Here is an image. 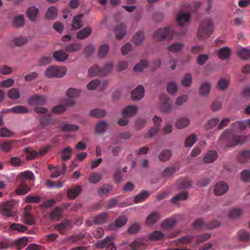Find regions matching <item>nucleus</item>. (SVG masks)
Segmentation results:
<instances>
[{
    "label": "nucleus",
    "instance_id": "58",
    "mask_svg": "<svg viewBox=\"0 0 250 250\" xmlns=\"http://www.w3.org/2000/svg\"><path fill=\"white\" fill-rule=\"evenodd\" d=\"M35 179L33 173L30 171H25L21 174V181L23 180L25 182L26 180H34Z\"/></svg>",
    "mask_w": 250,
    "mask_h": 250
},
{
    "label": "nucleus",
    "instance_id": "52",
    "mask_svg": "<svg viewBox=\"0 0 250 250\" xmlns=\"http://www.w3.org/2000/svg\"><path fill=\"white\" fill-rule=\"evenodd\" d=\"M243 211L239 208H233L229 211V217L232 219H236L241 216Z\"/></svg>",
    "mask_w": 250,
    "mask_h": 250
},
{
    "label": "nucleus",
    "instance_id": "40",
    "mask_svg": "<svg viewBox=\"0 0 250 250\" xmlns=\"http://www.w3.org/2000/svg\"><path fill=\"white\" fill-rule=\"evenodd\" d=\"M61 153H62L61 159L63 161H66L71 158L72 149L70 146H68L62 149L61 151Z\"/></svg>",
    "mask_w": 250,
    "mask_h": 250
},
{
    "label": "nucleus",
    "instance_id": "48",
    "mask_svg": "<svg viewBox=\"0 0 250 250\" xmlns=\"http://www.w3.org/2000/svg\"><path fill=\"white\" fill-rule=\"evenodd\" d=\"M83 17V14H80L78 16H76L73 20V23H72V28L73 29H79L81 28L82 26V25L81 24V20Z\"/></svg>",
    "mask_w": 250,
    "mask_h": 250
},
{
    "label": "nucleus",
    "instance_id": "64",
    "mask_svg": "<svg viewBox=\"0 0 250 250\" xmlns=\"http://www.w3.org/2000/svg\"><path fill=\"white\" fill-rule=\"evenodd\" d=\"M192 81V77L190 74H186L182 80V84L186 87H189Z\"/></svg>",
    "mask_w": 250,
    "mask_h": 250
},
{
    "label": "nucleus",
    "instance_id": "1",
    "mask_svg": "<svg viewBox=\"0 0 250 250\" xmlns=\"http://www.w3.org/2000/svg\"><path fill=\"white\" fill-rule=\"evenodd\" d=\"M214 26L213 21L209 18L203 19L199 24L197 36L201 41L208 39L213 33Z\"/></svg>",
    "mask_w": 250,
    "mask_h": 250
},
{
    "label": "nucleus",
    "instance_id": "11",
    "mask_svg": "<svg viewBox=\"0 0 250 250\" xmlns=\"http://www.w3.org/2000/svg\"><path fill=\"white\" fill-rule=\"evenodd\" d=\"M228 189L229 186L227 183L224 182H219L216 184L214 192L216 195L220 196L226 193Z\"/></svg>",
    "mask_w": 250,
    "mask_h": 250
},
{
    "label": "nucleus",
    "instance_id": "30",
    "mask_svg": "<svg viewBox=\"0 0 250 250\" xmlns=\"http://www.w3.org/2000/svg\"><path fill=\"white\" fill-rule=\"evenodd\" d=\"M250 159V151L244 150L239 153L237 160L241 163H247Z\"/></svg>",
    "mask_w": 250,
    "mask_h": 250
},
{
    "label": "nucleus",
    "instance_id": "20",
    "mask_svg": "<svg viewBox=\"0 0 250 250\" xmlns=\"http://www.w3.org/2000/svg\"><path fill=\"white\" fill-rule=\"evenodd\" d=\"M236 237L240 242H249L250 241V233L245 229H241L237 232Z\"/></svg>",
    "mask_w": 250,
    "mask_h": 250
},
{
    "label": "nucleus",
    "instance_id": "44",
    "mask_svg": "<svg viewBox=\"0 0 250 250\" xmlns=\"http://www.w3.org/2000/svg\"><path fill=\"white\" fill-rule=\"evenodd\" d=\"M102 179V175L97 172L92 173L88 177V182L92 184L98 183Z\"/></svg>",
    "mask_w": 250,
    "mask_h": 250
},
{
    "label": "nucleus",
    "instance_id": "32",
    "mask_svg": "<svg viewBox=\"0 0 250 250\" xmlns=\"http://www.w3.org/2000/svg\"><path fill=\"white\" fill-rule=\"evenodd\" d=\"M190 15L188 13L179 12L177 17V22L179 26H182L189 21Z\"/></svg>",
    "mask_w": 250,
    "mask_h": 250
},
{
    "label": "nucleus",
    "instance_id": "35",
    "mask_svg": "<svg viewBox=\"0 0 250 250\" xmlns=\"http://www.w3.org/2000/svg\"><path fill=\"white\" fill-rule=\"evenodd\" d=\"M211 88L210 84L208 82L203 83L199 89V94L201 96H207L209 93Z\"/></svg>",
    "mask_w": 250,
    "mask_h": 250
},
{
    "label": "nucleus",
    "instance_id": "43",
    "mask_svg": "<svg viewBox=\"0 0 250 250\" xmlns=\"http://www.w3.org/2000/svg\"><path fill=\"white\" fill-rule=\"evenodd\" d=\"M82 93L81 90L74 88H69L66 91V95L69 98H75Z\"/></svg>",
    "mask_w": 250,
    "mask_h": 250
},
{
    "label": "nucleus",
    "instance_id": "25",
    "mask_svg": "<svg viewBox=\"0 0 250 250\" xmlns=\"http://www.w3.org/2000/svg\"><path fill=\"white\" fill-rule=\"evenodd\" d=\"M53 56L55 60L58 62H64L68 58V55L62 50L54 52Z\"/></svg>",
    "mask_w": 250,
    "mask_h": 250
},
{
    "label": "nucleus",
    "instance_id": "23",
    "mask_svg": "<svg viewBox=\"0 0 250 250\" xmlns=\"http://www.w3.org/2000/svg\"><path fill=\"white\" fill-rule=\"evenodd\" d=\"M62 211L60 207H56L50 212L49 217L51 219L59 221L62 218Z\"/></svg>",
    "mask_w": 250,
    "mask_h": 250
},
{
    "label": "nucleus",
    "instance_id": "18",
    "mask_svg": "<svg viewBox=\"0 0 250 250\" xmlns=\"http://www.w3.org/2000/svg\"><path fill=\"white\" fill-rule=\"evenodd\" d=\"M146 246L144 241L139 239H135L129 245L130 249L132 250H143L146 249Z\"/></svg>",
    "mask_w": 250,
    "mask_h": 250
},
{
    "label": "nucleus",
    "instance_id": "12",
    "mask_svg": "<svg viewBox=\"0 0 250 250\" xmlns=\"http://www.w3.org/2000/svg\"><path fill=\"white\" fill-rule=\"evenodd\" d=\"M145 89L142 85L138 86L131 93V98L133 101L141 99L144 95Z\"/></svg>",
    "mask_w": 250,
    "mask_h": 250
},
{
    "label": "nucleus",
    "instance_id": "10",
    "mask_svg": "<svg viewBox=\"0 0 250 250\" xmlns=\"http://www.w3.org/2000/svg\"><path fill=\"white\" fill-rule=\"evenodd\" d=\"M127 220V218L125 215L119 216L116 219L115 223H110L109 225V229L111 230H114L116 228H121L125 225Z\"/></svg>",
    "mask_w": 250,
    "mask_h": 250
},
{
    "label": "nucleus",
    "instance_id": "51",
    "mask_svg": "<svg viewBox=\"0 0 250 250\" xmlns=\"http://www.w3.org/2000/svg\"><path fill=\"white\" fill-rule=\"evenodd\" d=\"M112 189V187L111 185L105 184L99 188L98 193L100 196H104L107 194Z\"/></svg>",
    "mask_w": 250,
    "mask_h": 250
},
{
    "label": "nucleus",
    "instance_id": "39",
    "mask_svg": "<svg viewBox=\"0 0 250 250\" xmlns=\"http://www.w3.org/2000/svg\"><path fill=\"white\" fill-rule=\"evenodd\" d=\"M188 197V193L186 191H182L176 195L171 199V202L173 204H177L179 201L185 200Z\"/></svg>",
    "mask_w": 250,
    "mask_h": 250
},
{
    "label": "nucleus",
    "instance_id": "57",
    "mask_svg": "<svg viewBox=\"0 0 250 250\" xmlns=\"http://www.w3.org/2000/svg\"><path fill=\"white\" fill-rule=\"evenodd\" d=\"M144 40V35L143 32H138L133 37V41L136 45L141 43Z\"/></svg>",
    "mask_w": 250,
    "mask_h": 250
},
{
    "label": "nucleus",
    "instance_id": "53",
    "mask_svg": "<svg viewBox=\"0 0 250 250\" xmlns=\"http://www.w3.org/2000/svg\"><path fill=\"white\" fill-rule=\"evenodd\" d=\"M238 55L243 60H249L250 59V49L243 48L238 51Z\"/></svg>",
    "mask_w": 250,
    "mask_h": 250
},
{
    "label": "nucleus",
    "instance_id": "27",
    "mask_svg": "<svg viewBox=\"0 0 250 250\" xmlns=\"http://www.w3.org/2000/svg\"><path fill=\"white\" fill-rule=\"evenodd\" d=\"M184 47L182 43L176 42L172 43L167 47V50L169 52L176 53L181 51Z\"/></svg>",
    "mask_w": 250,
    "mask_h": 250
},
{
    "label": "nucleus",
    "instance_id": "9",
    "mask_svg": "<svg viewBox=\"0 0 250 250\" xmlns=\"http://www.w3.org/2000/svg\"><path fill=\"white\" fill-rule=\"evenodd\" d=\"M72 223L71 221L65 219L60 224H56L54 228L58 230L62 234H66V230L72 228Z\"/></svg>",
    "mask_w": 250,
    "mask_h": 250
},
{
    "label": "nucleus",
    "instance_id": "34",
    "mask_svg": "<svg viewBox=\"0 0 250 250\" xmlns=\"http://www.w3.org/2000/svg\"><path fill=\"white\" fill-rule=\"evenodd\" d=\"M230 50L228 47H224L220 48L217 52L219 57L222 60H226L229 56Z\"/></svg>",
    "mask_w": 250,
    "mask_h": 250
},
{
    "label": "nucleus",
    "instance_id": "28",
    "mask_svg": "<svg viewBox=\"0 0 250 250\" xmlns=\"http://www.w3.org/2000/svg\"><path fill=\"white\" fill-rule=\"evenodd\" d=\"M82 44L81 43L74 42L66 45L64 47V50L68 53H73L78 51L81 48Z\"/></svg>",
    "mask_w": 250,
    "mask_h": 250
},
{
    "label": "nucleus",
    "instance_id": "14",
    "mask_svg": "<svg viewBox=\"0 0 250 250\" xmlns=\"http://www.w3.org/2000/svg\"><path fill=\"white\" fill-rule=\"evenodd\" d=\"M39 13V10L38 8L35 6H31L27 9L26 15L29 21L33 22L36 20Z\"/></svg>",
    "mask_w": 250,
    "mask_h": 250
},
{
    "label": "nucleus",
    "instance_id": "26",
    "mask_svg": "<svg viewBox=\"0 0 250 250\" xmlns=\"http://www.w3.org/2000/svg\"><path fill=\"white\" fill-rule=\"evenodd\" d=\"M82 187L80 185L77 186L74 188L68 189L67 191V195L69 199L72 200L75 199L81 193Z\"/></svg>",
    "mask_w": 250,
    "mask_h": 250
},
{
    "label": "nucleus",
    "instance_id": "37",
    "mask_svg": "<svg viewBox=\"0 0 250 250\" xmlns=\"http://www.w3.org/2000/svg\"><path fill=\"white\" fill-rule=\"evenodd\" d=\"M107 125L108 124L106 121H101L97 124L95 131L98 133H103L106 130Z\"/></svg>",
    "mask_w": 250,
    "mask_h": 250
},
{
    "label": "nucleus",
    "instance_id": "16",
    "mask_svg": "<svg viewBox=\"0 0 250 250\" xmlns=\"http://www.w3.org/2000/svg\"><path fill=\"white\" fill-rule=\"evenodd\" d=\"M138 108L134 105H130L125 107L122 112L124 117H130L134 116L138 111Z\"/></svg>",
    "mask_w": 250,
    "mask_h": 250
},
{
    "label": "nucleus",
    "instance_id": "33",
    "mask_svg": "<svg viewBox=\"0 0 250 250\" xmlns=\"http://www.w3.org/2000/svg\"><path fill=\"white\" fill-rule=\"evenodd\" d=\"M91 32L92 29L91 27H86L77 33V38L81 40L84 39L89 36Z\"/></svg>",
    "mask_w": 250,
    "mask_h": 250
},
{
    "label": "nucleus",
    "instance_id": "17",
    "mask_svg": "<svg viewBox=\"0 0 250 250\" xmlns=\"http://www.w3.org/2000/svg\"><path fill=\"white\" fill-rule=\"evenodd\" d=\"M218 158V154L215 150H209L205 155L203 161L207 164H209L215 161Z\"/></svg>",
    "mask_w": 250,
    "mask_h": 250
},
{
    "label": "nucleus",
    "instance_id": "62",
    "mask_svg": "<svg viewBox=\"0 0 250 250\" xmlns=\"http://www.w3.org/2000/svg\"><path fill=\"white\" fill-rule=\"evenodd\" d=\"M109 50V46L107 44L101 45L98 51V56L100 58L104 57Z\"/></svg>",
    "mask_w": 250,
    "mask_h": 250
},
{
    "label": "nucleus",
    "instance_id": "56",
    "mask_svg": "<svg viewBox=\"0 0 250 250\" xmlns=\"http://www.w3.org/2000/svg\"><path fill=\"white\" fill-rule=\"evenodd\" d=\"M41 201V197L38 195L29 194L25 198V202L26 203H39Z\"/></svg>",
    "mask_w": 250,
    "mask_h": 250
},
{
    "label": "nucleus",
    "instance_id": "49",
    "mask_svg": "<svg viewBox=\"0 0 250 250\" xmlns=\"http://www.w3.org/2000/svg\"><path fill=\"white\" fill-rule=\"evenodd\" d=\"M40 126L44 127L51 124L52 118L49 114L42 115L40 117Z\"/></svg>",
    "mask_w": 250,
    "mask_h": 250
},
{
    "label": "nucleus",
    "instance_id": "7",
    "mask_svg": "<svg viewBox=\"0 0 250 250\" xmlns=\"http://www.w3.org/2000/svg\"><path fill=\"white\" fill-rule=\"evenodd\" d=\"M27 102L31 105H44L46 103V99L44 95L36 94L30 97Z\"/></svg>",
    "mask_w": 250,
    "mask_h": 250
},
{
    "label": "nucleus",
    "instance_id": "63",
    "mask_svg": "<svg viewBox=\"0 0 250 250\" xmlns=\"http://www.w3.org/2000/svg\"><path fill=\"white\" fill-rule=\"evenodd\" d=\"M62 129L63 131L74 132L79 129V127L75 125L65 124L62 125Z\"/></svg>",
    "mask_w": 250,
    "mask_h": 250
},
{
    "label": "nucleus",
    "instance_id": "24",
    "mask_svg": "<svg viewBox=\"0 0 250 250\" xmlns=\"http://www.w3.org/2000/svg\"><path fill=\"white\" fill-rule=\"evenodd\" d=\"M160 218V214L158 212H153L148 215L146 220V225L151 226L156 223Z\"/></svg>",
    "mask_w": 250,
    "mask_h": 250
},
{
    "label": "nucleus",
    "instance_id": "61",
    "mask_svg": "<svg viewBox=\"0 0 250 250\" xmlns=\"http://www.w3.org/2000/svg\"><path fill=\"white\" fill-rule=\"evenodd\" d=\"M193 238V236L188 235L183 236L176 240L177 244H187L190 243Z\"/></svg>",
    "mask_w": 250,
    "mask_h": 250
},
{
    "label": "nucleus",
    "instance_id": "19",
    "mask_svg": "<svg viewBox=\"0 0 250 250\" xmlns=\"http://www.w3.org/2000/svg\"><path fill=\"white\" fill-rule=\"evenodd\" d=\"M247 125H249L250 126V119L235 122L231 125V128L234 131L243 130L245 129Z\"/></svg>",
    "mask_w": 250,
    "mask_h": 250
},
{
    "label": "nucleus",
    "instance_id": "42",
    "mask_svg": "<svg viewBox=\"0 0 250 250\" xmlns=\"http://www.w3.org/2000/svg\"><path fill=\"white\" fill-rule=\"evenodd\" d=\"M165 236V234L159 230H155L151 232L149 235V239L151 241H158L162 240Z\"/></svg>",
    "mask_w": 250,
    "mask_h": 250
},
{
    "label": "nucleus",
    "instance_id": "22",
    "mask_svg": "<svg viewBox=\"0 0 250 250\" xmlns=\"http://www.w3.org/2000/svg\"><path fill=\"white\" fill-rule=\"evenodd\" d=\"M30 187L26 184L25 182L22 180L16 188V192L19 195H23L27 193L30 190Z\"/></svg>",
    "mask_w": 250,
    "mask_h": 250
},
{
    "label": "nucleus",
    "instance_id": "15",
    "mask_svg": "<svg viewBox=\"0 0 250 250\" xmlns=\"http://www.w3.org/2000/svg\"><path fill=\"white\" fill-rule=\"evenodd\" d=\"M177 223V221L176 219L168 218L161 223V227L163 229L168 230L172 229Z\"/></svg>",
    "mask_w": 250,
    "mask_h": 250
},
{
    "label": "nucleus",
    "instance_id": "29",
    "mask_svg": "<svg viewBox=\"0 0 250 250\" xmlns=\"http://www.w3.org/2000/svg\"><path fill=\"white\" fill-rule=\"evenodd\" d=\"M58 14L57 8L54 6L49 7L45 14V18L47 20H54Z\"/></svg>",
    "mask_w": 250,
    "mask_h": 250
},
{
    "label": "nucleus",
    "instance_id": "6",
    "mask_svg": "<svg viewBox=\"0 0 250 250\" xmlns=\"http://www.w3.org/2000/svg\"><path fill=\"white\" fill-rule=\"evenodd\" d=\"M95 246L99 248H105L106 250H116L112 236H107L103 241L98 242Z\"/></svg>",
    "mask_w": 250,
    "mask_h": 250
},
{
    "label": "nucleus",
    "instance_id": "21",
    "mask_svg": "<svg viewBox=\"0 0 250 250\" xmlns=\"http://www.w3.org/2000/svg\"><path fill=\"white\" fill-rule=\"evenodd\" d=\"M114 32L117 39H122L126 33L125 25L123 23L119 24L115 27Z\"/></svg>",
    "mask_w": 250,
    "mask_h": 250
},
{
    "label": "nucleus",
    "instance_id": "8",
    "mask_svg": "<svg viewBox=\"0 0 250 250\" xmlns=\"http://www.w3.org/2000/svg\"><path fill=\"white\" fill-rule=\"evenodd\" d=\"M107 218V214L105 212L102 213L95 217H91L86 221L88 226H92L95 224H102L104 223Z\"/></svg>",
    "mask_w": 250,
    "mask_h": 250
},
{
    "label": "nucleus",
    "instance_id": "5",
    "mask_svg": "<svg viewBox=\"0 0 250 250\" xmlns=\"http://www.w3.org/2000/svg\"><path fill=\"white\" fill-rule=\"evenodd\" d=\"M1 215L5 217L14 216L16 212L14 210V203L13 201H7L1 205L0 208Z\"/></svg>",
    "mask_w": 250,
    "mask_h": 250
},
{
    "label": "nucleus",
    "instance_id": "55",
    "mask_svg": "<svg viewBox=\"0 0 250 250\" xmlns=\"http://www.w3.org/2000/svg\"><path fill=\"white\" fill-rule=\"evenodd\" d=\"M10 229L12 230H16L19 232H23L27 230L26 226L18 223H13L10 226Z\"/></svg>",
    "mask_w": 250,
    "mask_h": 250
},
{
    "label": "nucleus",
    "instance_id": "38",
    "mask_svg": "<svg viewBox=\"0 0 250 250\" xmlns=\"http://www.w3.org/2000/svg\"><path fill=\"white\" fill-rule=\"evenodd\" d=\"M172 155L171 150L169 149H165L162 151L158 156V158L160 161L166 162L170 159Z\"/></svg>",
    "mask_w": 250,
    "mask_h": 250
},
{
    "label": "nucleus",
    "instance_id": "3",
    "mask_svg": "<svg viewBox=\"0 0 250 250\" xmlns=\"http://www.w3.org/2000/svg\"><path fill=\"white\" fill-rule=\"evenodd\" d=\"M185 32L178 33L172 27L170 26L159 29L153 34V38L158 41L170 40L174 36H182Z\"/></svg>",
    "mask_w": 250,
    "mask_h": 250
},
{
    "label": "nucleus",
    "instance_id": "60",
    "mask_svg": "<svg viewBox=\"0 0 250 250\" xmlns=\"http://www.w3.org/2000/svg\"><path fill=\"white\" fill-rule=\"evenodd\" d=\"M197 137L194 134H191L186 139L185 145L187 147H191L196 142Z\"/></svg>",
    "mask_w": 250,
    "mask_h": 250
},
{
    "label": "nucleus",
    "instance_id": "45",
    "mask_svg": "<svg viewBox=\"0 0 250 250\" xmlns=\"http://www.w3.org/2000/svg\"><path fill=\"white\" fill-rule=\"evenodd\" d=\"M24 24V17L23 15L20 14L14 18L13 25L16 27H21Z\"/></svg>",
    "mask_w": 250,
    "mask_h": 250
},
{
    "label": "nucleus",
    "instance_id": "50",
    "mask_svg": "<svg viewBox=\"0 0 250 250\" xmlns=\"http://www.w3.org/2000/svg\"><path fill=\"white\" fill-rule=\"evenodd\" d=\"M28 239L23 237L15 241V245L18 250H21L27 243Z\"/></svg>",
    "mask_w": 250,
    "mask_h": 250
},
{
    "label": "nucleus",
    "instance_id": "31",
    "mask_svg": "<svg viewBox=\"0 0 250 250\" xmlns=\"http://www.w3.org/2000/svg\"><path fill=\"white\" fill-rule=\"evenodd\" d=\"M150 195V193L146 190H142L134 197V203L136 204L144 202Z\"/></svg>",
    "mask_w": 250,
    "mask_h": 250
},
{
    "label": "nucleus",
    "instance_id": "54",
    "mask_svg": "<svg viewBox=\"0 0 250 250\" xmlns=\"http://www.w3.org/2000/svg\"><path fill=\"white\" fill-rule=\"evenodd\" d=\"M7 96L10 99L17 100L20 97V92L18 89L12 88L9 90Z\"/></svg>",
    "mask_w": 250,
    "mask_h": 250
},
{
    "label": "nucleus",
    "instance_id": "4",
    "mask_svg": "<svg viewBox=\"0 0 250 250\" xmlns=\"http://www.w3.org/2000/svg\"><path fill=\"white\" fill-rule=\"evenodd\" d=\"M66 72V70L65 67L52 65L46 69L45 75L48 78H61L65 74Z\"/></svg>",
    "mask_w": 250,
    "mask_h": 250
},
{
    "label": "nucleus",
    "instance_id": "47",
    "mask_svg": "<svg viewBox=\"0 0 250 250\" xmlns=\"http://www.w3.org/2000/svg\"><path fill=\"white\" fill-rule=\"evenodd\" d=\"M85 235L83 233L73 235L66 238V241L67 243H75L79 240L83 239Z\"/></svg>",
    "mask_w": 250,
    "mask_h": 250
},
{
    "label": "nucleus",
    "instance_id": "13",
    "mask_svg": "<svg viewBox=\"0 0 250 250\" xmlns=\"http://www.w3.org/2000/svg\"><path fill=\"white\" fill-rule=\"evenodd\" d=\"M161 109L163 112L167 113L171 109V101L169 98L165 96L161 98Z\"/></svg>",
    "mask_w": 250,
    "mask_h": 250
},
{
    "label": "nucleus",
    "instance_id": "59",
    "mask_svg": "<svg viewBox=\"0 0 250 250\" xmlns=\"http://www.w3.org/2000/svg\"><path fill=\"white\" fill-rule=\"evenodd\" d=\"M219 119L218 118H213L208 121L205 127L206 130L210 129L214 127L218 123Z\"/></svg>",
    "mask_w": 250,
    "mask_h": 250
},
{
    "label": "nucleus",
    "instance_id": "41",
    "mask_svg": "<svg viewBox=\"0 0 250 250\" xmlns=\"http://www.w3.org/2000/svg\"><path fill=\"white\" fill-rule=\"evenodd\" d=\"M8 110L13 113L18 114H25L29 112V109L27 107L21 105L15 106L9 109Z\"/></svg>",
    "mask_w": 250,
    "mask_h": 250
},
{
    "label": "nucleus",
    "instance_id": "46",
    "mask_svg": "<svg viewBox=\"0 0 250 250\" xmlns=\"http://www.w3.org/2000/svg\"><path fill=\"white\" fill-rule=\"evenodd\" d=\"M189 120L187 118H181L178 119L176 123V127L178 129H182L189 125Z\"/></svg>",
    "mask_w": 250,
    "mask_h": 250
},
{
    "label": "nucleus",
    "instance_id": "2",
    "mask_svg": "<svg viewBox=\"0 0 250 250\" xmlns=\"http://www.w3.org/2000/svg\"><path fill=\"white\" fill-rule=\"evenodd\" d=\"M248 139L247 136L234 135L230 129L226 130L221 135L220 139L224 142L227 147H231L244 144Z\"/></svg>",
    "mask_w": 250,
    "mask_h": 250
},
{
    "label": "nucleus",
    "instance_id": "36",
    "mask_svg": "<svg viewBox=\"0 0 250 250\" xmlns=\"http://www.w3.org/2000/svg\"><path fill=\"white\" fill-rule=\"evenodd\" d=\"M89 115L94 118H101L106 116V112L102 109L95 108L91 111Z\"/></svg>",
    "mask_w": 250,
    "mask_h": 250
}]
</instances>
